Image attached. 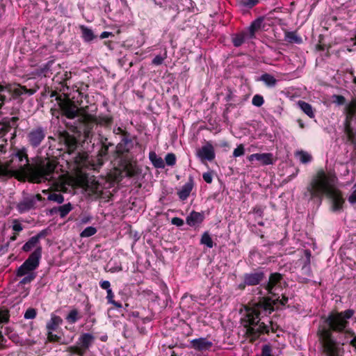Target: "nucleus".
I'll use <instances>...</instances> for the list:
<instances>
[{"mask_svg": "<svg viewBox=\"0 0 356 356\" xmlns=\"http://www.w3.org/2000/svg\"><path fill=\"white\" fill-rule=\"evenodd\" d=\"M124 170L125 172L126 177H134L138 176L140 172V169L136 165L129 163L125 165Z\"/></svg>", "mask_w": 356, "mask_h": 356, "instance_id": "obj_24", "label": "nucleus"}, {"mask_svg": "<svg viewBox=\"0 0 356 356\" xmlns=\"http://www.w3.org/2000/svg\"><path fill=\"white\" fill-rule=\"evenodd\" d=\"M336 177L326 174L324 170H318L306 188L304 196L309 200L317 198L321 203L324 195L332 200L331 210L339 212L343 209L344 199L341 192L334 187Z\"/></svg>", "mask_w": 356, "mask_h": 356, "instance_id": "obj_3", "label": "nucleus"}, {"mask_svg": "<svg viewBox=\"0 0 356 356\" xmlns=\"http://www.w3.org/2000/svg\"><path fill=\"white\" fill-rule=\"evenodd\" d=\"M58 106L62 115L68 119H74L79 115V108L70 99H62L59 97Z\"/></svg>", "mask_w": 356, "mask_h": 356, "instance_id": "obj_8", "label": "nucleus"}, {"mask_svg": "<svg viewBox=\"0 0 356 356\" xmlns=\"http://www.w3.org/2000/svg\"><path fill=\"white\" fill-rule=\"evenodd\" d=\"M67 351L70 353H76L79 356H83L85 351L81 348V347H78L76 346H69L67 348Z\"/></svg>", "mask_w": 356, "mask_h": 356, "instance_id": "obj_43", "label": "nucleus"}, {"mask_svg": "<svg viewBox=\"0 0 356 356\" xmlns=\"http://www.w3.org/2000/svg\"><path fill=\"white\" fill-rule=\"evenodd\" d=\"M97 124L100 125H106L108 126L111 124L113 122V118L111 116H103L99 117L98 118L95 117Z\"/></svg>", "mask_w": 356, "mask_h": 356, "instance_id": "obj_38", "label": "nucleus"}, {"mask_svg": "<svg viewBox=\"0 0 356 356\" xmlns=\"http://www.w3.org/2000/svg\"><path fill=\"white\" fill-rule=\"evenodd\" d=\"M149 159L156 168H165V163L163 159L159 156L155 152L151 151L149 153Z\"/></svg>", "mask_w": 356, "mask_h": 356, "instance_id": "obj_23", "label": "nucleus"}, {"mask_svg": "<svg viewBox=\"0 0 356 356\" xmlns=\"http://www.w3.org/2000/svg\"><path fill=\"white\" fill-rule=\"evenodd\" d=\"M47 339L50 342H58L60 343H66L65 342L61 341V337L56 334H54L52 331H48Z\"/></svg>", "mask_w": 356, "mask_h": 356, "instance_id": "obj_42", "label": "nucleus"}, {"mask_svg": "<svg viewBox=\"0 0 356 356\" xmlns=\"http://www.w3.org/2000/svg\"><path fill=\"white\" fill-rule=\"evenodd\" d=\"M91 220H92V216H83V218H81V224H86V223L90 222L91 221Z\"/></svg>", "mask_w": 356, "mask_h": 356, "instance_id": "obj_63", "label": "nucleus"}, {"mask_svg": "<svg viewBox=\"0 0 356 356\" xmlns=\"http://www.w3.org/2000/svg\"><path fill=\"white\" fill-rule=\"evenodd\" d=\"M284 284L283 275L279 273H270L268 281L262 284V287L270 296L268 298H264L252 308L248 309L245 317L242 319V323L246 328V334L252 340H256L261 334L269 332L268 326L265 322L261 321L274 311V306L278 304L284 306L287 303L288 297L282 293L281 299L280 297V292L282 291Z\"/></svg>", "mask_w": 356, "mask_h": 356, "instance_id": "obj_1", "label": "nucleus"}, {"mask_svg": "<svg viewBox=\"0 0 356 356\" xmlns=\"http://www.w3.org/2000/svg\"><path fill=\"white\" fill-rule=\"evenodd\" d=\"M248 160L250 161L257 160L265 165L273 163V154L271 153L252 154L248 156Z\"/></svg>", "mask_w": 356, "mask_h": 356, "instance_id": "obj_12", "label": "nucleus"}, {"mask_svg": "<svg viewBox=\"0 0 356 356\" xmlns=\"http://www.w3.org/2000/svg\"><path fill=\"white\" fill-rule=\"evenodd\" d=\"M83 121L85 124L84 133L85 135L88 137L95 124H97L96 122L95 117L86 114L83 116Z\"/></svg>", "mask_w": 356, "mask_h": 356, "instance_id": "obj_17", "label": "nucleus"}, {"mask_svg": "<svg viewBox=\"0 0 356 356\" xmlns=\"http://www.w3.org/2000/svg\"><path fill=\"white\" fill-rule=\"evenodd\" d=\"M62 323L63 319L60 316L52 314L51 319L47 323L46 327L48 331H54L56 330Z\"/></svg>", "mask_w": 356, "mask_h": 356, "instance_id": "obj_22", "label": "nucleus"}, {"mask_svg": "<svg viewBox=\"0 0 356 356\" xmlns=\"http://www.w3.org/2000/svg\"><path fill=\"white\" fill-rule=\"evenodd\" d=\"M11 172L9 170L8 165H3L0 162V176H10Z\"/></svg>", "mask_w": 356, "mask_h": 356, "instance_id": "obj_49", "label": "nucleus"}, {"mask_svg": "<svg viewBox=\"0 0 356 356\" xmlns=\"http://www.w3.org/2000/svg\"><path fill=\"white\" fill-rule=\"evenodd\" d=\"M191 348L198 351L209 350L213 346V343L207 338L200 337L191 341Z\"/></svg>", "mask_w": 356, "mask_h": 356, "instance_id": "obj_10", "label": "nucleus"}, {"mask_svg": "<svg viewBox=\"0 0 356 356\" xmlns=\"http://www.w3.org/2000/svg\"><path fill=\"white\" fill-rule=\"evenodd\" d=\"M81 316L79 315V313L77 309H74L71 310L69 314L67 315L65 319L67 322L70 324H74L77 322L79 319H81Z\"/></svg>", "mask_w": 356, "mask_h": 356, "instance_id": "obj_29", "label": "nucleus"}, {"mask_svg": "<svg viewBox=\"0 0 356 356\" xmlns=\"http://www.w3.org/2000/svg\"><path fill=\"white\" fill-rule=\"evenodd\" d=\"M9 316L7 312H0V323H6Z\"/></svg>", "mask_w": 356, "mask_h": 356, "instance_id": "obj_58", "label": "nucleus"}, {"mask_svg": "<svg viewBox=\"0 0 356 356\" xmlns=\"http://www.w3.org/2000/svg\"><path fill=\"white\" fill-rule=\"evenodd\" d=\"M167 58V52L165 51L163 56L157 55L156 56L152 61V63L155 65H160L163 63V60Z\"/></svg>", "mask_w": 356, "mask_h": 356, "instance_id": "obj_47", "label": "nucleus"}, {"mask_svg": "<svg viewBox=\"0 0 356 356\" xmlns=\"http://www.w3.org/2000/svg\"><path fill=\"white\" fill-rule=\"evenodd\" d=\"M73 207L71 203H67L62 206L58 207V213L61 218H65L72 210Z\"/></svg>", "mask_w": 356, "mask_h": 356, "instance_id": "obj_31", "label": "nucleus"}, {"mask_svg": "<svg viewBox=\"0 0 356 356\" xmlns=\"http://www.w3.org/2000/svg\"><path fill=\"white\" fill-rule=\"evenodd\" d=\"M36 92L35 89H28L26 86L19 85L17 88L14 89V93L17 96H21L24 94L32 95Z\"/></svg>", "mask_w": 356, "mask_h": 356, "instance_id": "obj_30", "label": "nucleus"}, {"mask_svg": "<svg viewBox=\"0 0 356 356\" xmlns=\"http://www.w3.org/2000/svg\"><path fill=\"white\" fill-rule=\"evenodd\" d=\"M298 105L300 108L310 118H314L315 115L313 111V108L311 104L304 101H298Z\"/></svg>", "mask_w": 356, "mask_h": 356, "instance_id": "obj_25", "label": "nucleus"}, {"mask_svg": "<svg viewBox=\"0 0 356 356\" xmlns=\"http://www.w3.org/2000/svg\"><path fill=\"white\" fill-rule=\"evenodd\" d=\"M353 309L343 312H331L327 316H322L317 330V336L325 356H343V343L337 341L336 334H345L353 337L350 345L356 348V336L350 328L349 320L354 315Z\"/></svg>", "mask_w": 356, "mask_h": 356, "instance_id": "obj_2", "label": "nucleus"}, {"mask_svg": "<svg viewBox=\"0 0 356 356\" xmlns=\"http://www.w3.org/2000/svg\"><path fill=\"white\" fill-rule=\"evenodd\" d=\"M171 223L177 227H181L184 224V220L178 217L172 218L171 220Z\"/></svg>", "mask_w": 356, "mask_h": 356, "instance_id": "obj_56", "label": "nucleus"}, {"mask_svg": "<svg viewBox=\"0 0 356 356\" xmlns=\"http://www.w3.org/2000/svg\"><path fill=\"white\" fill-rule=\"evenodd\" d=\"M35 202L31 197H25L17 205V209L20 213H24L35 208Z\"/></svg>", "mask_w": 356, "mask_h": 356, "instance_id": "obj_14", "label": "nucleus"}, {"mask_svg": "<svg viewBox=\"0 0 356 356\" xmlns=\"http://www.w3.org/2000/svg\"><path fill=\"white\" fill-rule=\"evenodd\" d=\"M200 243L205 245L209 248L213 247V241L207 232H204L202 235Z\"/></svg>", "mask_w": 356, "mask_h": 356, "instance_id": "obj_33", "label": "nucleus"}, {"mask_svg": "<svg viewBox=\"0 0 356 356\" xmlns=\"http://www.w3.org/2000/svg\"><path fill=\"white\" fill-rule=\"evenodd\" d=\"M13 229L15 232H21L23 229V227L20 223L16 222L13 225Z\"/></svg>", "mask_w": 356, "mask_h": 356, "instance_id": "obj_62", "label": "nucleus"}, {"mask_svg": "<svg viewBox=\"0 0 356 356\" xmlns=\"http://www.w3.org/2000/svg\"><path fill=\"white\" fill-rule=\"evenodd\" d=\"M333 102L338 105H343L346 102V99L343 96L339 95H334L332 96Z\"/></svg>", "mask_w": 356, "mask_h": 356, "instance_id": "obj_51", "label": "nucleus"}, {"mask_svg": "<svg viewBox=\"0 0 356 356\" xmlns=\"http://www.w3.org/2000/svg\"><path fill=\"white\" fill-rule=\"evenodd\" d=\"M47 133V127L42 125L31 128L26 134L29 145L33 148L39 147L44 140Z\"/></svg>", "mask_w": 356, "mask_h": 356, "instance_id": "obj_7", "label": "nucleus"}, {"mask_svg": "<svg viewBox=\"0 0 356 356\" xmlns=\"http://www.w3.org/2000/svg\"><path fill=\"white\" fill-rule=\"evenodd\" d=\"M257 356H274L273 354V348L270 344H264L261 347V352L260 355Z\"/></svg>", "mask_w": 356, "mask_h": 356, "instance_id": "obj_40", "label": "nucleus"}, {"mask_svg": "<svg viewBox=\"0 0 356 356\" xmlns=\"http://www.w3.org/2000/svg\"><path fill=\"white\" fill-rule=\"evenodd\" d=\"M79 29L81 31V37L84 42H90L96 38V36L91 29L85 25H81Z\"/></svg>", "mask_w": 356, "mask_h": 356, "instance_id": "obj_20", "label": "nucleus"}, {"mask_svg": "<svg viewBox=\"0 0 356 356\" xmlns=\"http://www.w3.org/2000/svg\"><path fill=\"white\" fill-rule=\"evenodd\" d=\"M348 202L353 204L356 203V191H354L348 197Z\"/></svg>", "mask_w": 356, "mask_h": 356, "instance_id": "obj_61", "label": "nucleus"}, {"mask_svg": "<svg viewBox=\"0 0 356 356\" xmlns=\"http://www.w3.org/2000/svg\"><path fill=\"white\" fill-rule=\"evenodd\" d=\"M99 285H100V286H101V288H102V289L106 290V291H107L108 290L111 289V284H110V282H109L108 281H107V280H104V281H102V282H99Z\"/></svg>", "mask_w": 356, "mask_h": 356, "instance_id": "obj_59", "label": "nucleus"}, {"mask_svg": "<svg viewBox=\"0 0 356 356\" xmlns=\"http://www.w3.org/2000/svg\"><path fill=\"white\" fill-rule=\"evenodd\" d=\"M345 120L343 122V132L346 136H353L356 133L353 125L356 123V97L352 98L345 107Z\"/></svg>", "mask_w": 356, "mask_h": 356, "instance_id": "obj_6", "label": "nucleus"}, {"mask_svg": "<svg viewBox=\"0 0 356 356\" xmlns=\"http://www.w3.org/2000/svg\"><path fill=\"white\" fill-rule=\"evenodd\" d=\"M36 316V310L33 308L28 309L24 314V318L33 319Z\"/></svg>", "mask_w": 356, "mask_h": 356, "instance_id": "obj_50", "label": "nucleus"}, {"mask_svg": "<svg viewBox=\"0 0 356 356\" xmlns=\"http://www.w3.org/2000/svg\"><path fill=\"white\" fill-rule=\"evenodd\" d=\"M285 41L289 43L300 44L302 41V38L298 36L296 32L286 31Z\"/></svg>", "mask_w": 356, "mask_h": 356, "instance_id": "obj_27", "label": "nucleus"}, {"mask_svg": "<svg viewBox=\"0 0 356 356\" xmlns=\"http://www.w3.org/2000/svg\"><path fill=\"white\" fill-rule=\"evenodd\" d=\"M259 79L262 81L266 84V86L270 88L275 87L277 83V80L275 78L273 75L268 73L262 74Z\"/></svg>", "mask_w": 356, "mask_h": 356, "instance_id": "obj_28", "label": "nucleus"}, {"mask_svg": "<svg viewBox=\"0 0 356 356\" xmlns=\"http://www.w3.org/2000/svg\"><path fill=\"white\" fill-rule=\"evenodd\" d=\"M54 64V60L48 61L43 67L40 68V73L44 74V76H49L48 73L51 71V68Z\"/></svg>", "mask_w": 356, "mask_h": 356, "instance_id": "obj_41", "label": "nucleus"}, {"mask_svg": "<svg viewBox=\"0 0 356 356\" xmlns=\"http://www.w3.org/2000/svg\"><path fill=\"white\" fill-rule=\"evenodd\" d=\"M65 143L68 146V147L71 149H75L76 146V142L74 138H67L65 139Z\"/></svg>", "mask_w": 356, "mask_h": 356, "instance_id": "obj_54", "label": "nucleus"}, {"mask_svg": "<svg viewBox=\"0 0 356 356\" xmlns=\"http://www.w3.org/2000/svg\"><path fill=\"white\" fill-rule=\"evenodd\" d=\"M47 235V230L44 229L40 232L38 234L35 236H33V237L37 239V241L39 243V241L40 238L45 237Z\"/></svg>", "mask_w": 356, "mask_h": 356, "instance_id": "obj_60", "label": "nucleus"}, {"mask_svg": "<svg viewBox=\"0 0 356 356\" xmlns=\"http://www.w3.org/2000/svg\"><path fill=\"white\" fill-rule=\"evenodd\" d=\"M304 252L306 259L301 269L302 273L307 277H310L312 275V269L310 266L312 257L311 251L309 250H305Z\"/></svg>", "mask_w": 356, "mask_h": 356, "instance_id": "obj_19", "label": "nucleus"}, {"mask_svg": "<svg viewBox=\"0 0 356 356\" xmlns=\"http://www.w3.org/2000/svg\"><path fill=\"white\" fill-rule=\"evenodd\" d=\"M197 155L202 160H213L215 158V152L213 145L210 143H207L198 150Z\"/></svg>", "mask_w": 356, "mask_h": 356, "instance_id": "obj_11", "label": "nucleus"}, {"mask_svg": "<svg viewBox=\"0 0 356 356\" xmlns=\"http://www.w3.org/2000/svg\"><path fill=\"white\" fill-rule=\"evenodd\" d=\"M245 153L244 147L243 145H238L236 149H234L233 152V156L234 157H238L243 155Z\"/></svg>", "mask_w": 356, "mask_h": 356, "instance_id": "obj_52", "label": "nucleus"}, {"mask_svg": "<svg viewBox=\"0 0 356 356\" xmlns=\"http://www.w3.org/2000/svg\"><path fill=\"white\" fill-rule=\"evenodd\" d=\"M106 292H107L106 298L108 300V302L110 304H112L117 308H121L122 307V304L118 302H116L113 300L114 293H113L112 289L108 290Z\"/></svg>", "mask_w": 356, "mask_h": 356, "instance_id": "obj_39", "label": "nucleus"}, {"mask_svg": "<svg viewBox=\"0 0 356 356\" xmlns=\"http://www.w3.org/2000/svg\"><path fill=\"white\" fill-rule=\"evenodd\" d=\"M194 186L193 177L190 176L188 181L182 186L181 188L177 192L179 198L181 200H186L191 194Z\"/></svg>", "mask_w": 356, "mask_h": 356, "instance_id": "obj_13", "label": "nucleus"}, {"mask_svg": "<svg viewBox=\"0 0 356 356\" xmlns=\"http://www.w3.org/2000/svg\"><path fill=\"white\" fill-rule=\"evenodd\" d=\"M253 213L256 214L258 217L262 218L264 216V209L261 207H255L253 209Z\"/></svg>", "mask_w": 356, "mask_h": 356, "instance_id": "obj_57", "label": "nucleus"}, {"mask_svg": "<svg viewBox=\"0 0 356 356\" xmlns=\"http://www.w3.org/2000/svg\"><path fill=\"white\" fill-rule=\"evenodd\" d=\"M259 3V0H241V4L248 8H252Z\"/></svg>", "mask_w": 356, "mask_h": 356, "instance_id": "obj_48", "label": "nucleus"}, {"mask_svg": "<svg viewBox=\"0 0 356 356\" xmlns=\"http://www.w3.org/2000/svg\"><path fill=\"white\" fill-rule=\"evenodd\" d=\"M36 277L35 273H28L24 275V277L19 282L21 284H26L31 282Z\"/></svg>", "mask_w": 356, "mask_h": 356, "instance_id": "obj_46", "label": "nucleus"}, {"mask_svg": "<svg viewBox=\"0 0 356 356\" xmlns=\"http://www.w3.org/2000/svg\"><path fill=\"white\" fill-rule=\"evenodd\" d=\"M17 159L19 162L25 160V163L20 165L22 172L25 173L29 181L40 184L46 181H51L54 179V173L56 167L54 161L48 158L36 157L33 159L31 163L27 154V149L22 147L17 149L12 154V159Z\"/></svg>", "mask_w": 356, "mask_h": 356, "instance_id": "obj_4", "label": "nucleus"}, {"mask_svg": "<svg viewBox=\"0 0 356 356\" xmlns=\"http://www.w3.org/2000/svg\"><path fill=\"white\" fill-rule=\"evenodd\" d=\"M264 22L263 17H258L254 20L248 27V38L252 39L255 38V33L258 31L262 26Z\"/></svg>", "mask_w": 356, "mask_h": 356, "instance_id": "obj_18", "label": "nucleus"}, {"mask_svg": "<svg viewBox=\"0 0 356 356\" xmlns=\"http://www.w3.org/2000/svg\"><path fill=\"white\" fill-rule=\"evenodd\" d=\"M176 156L173 153H168L165 157V161L169 166H173L176 163Z\"/></svg>", "mask_w": 356, "mask_h": 356, "instance_id": "obj_44", "label": "nucleus"}, {"mask_svg": "<svg viewBox=\"0 0 356 356\" xmlns=\"http://www.w3.org/2000/svg\"><path fill=\"white\" fill-rule=\"evenodd\" d=\"M296 156L298 157L300 161L304 164L309 163L312 159V156L309 153L302 150L298 151L296 153Z\"/></svg>", "mask_w": 356, "mask_h": 356, "instance_id": "obj_34", "label": "nucleus"}, {"mask_svg": "<svg viewBox=\"0 0 356 356\" xmlns=\"http://www.w3.org/2000/svg\"><path fill=\"white\" fill-rule=\"evenodd\" d=\"M180 3L182 10H188V11H194L195 3L192 0H177Z\"/></svg>", "mask_w": 356, "mask_h": 356, "instance_id": "obj_32", "label": "nucleus"}, {"mask_svg": "<svg viewBox=\"0 0 356 356\" xmlns=\"http://www.w3.org/2000/svg\"><path fill=\"white\" fill-rule=\"evenodd\" d=\"M97 230L95 227L90 226L85 228L80 234V236L82 238H87L95 235Z\"/></svg>", "mask_w": 356, "mask_h": 356, "instance_id": "obj_35", "label": "nucleus"}, {"mask_svg": "<svg viewBox=\"0 0 356 356\" xmlns=\"http://www.w3.org/2000/svg\"><path fill=\"white\" fill-rule=\"evenodd\" d=\"M204 213L193 211L186 218V223L191 227L200 224L204 220Z\"/></svg>", "mask_w": 356, "mask_h": 356, "instance_id": "obj_15", "label": "nucleus"}, {"mask_svg": "<svg viewBox=\"0 0 356 356\" xmlns=\"http://www.w3.org/2000/svg\"><path fill=\"white\" fill-rule=\"evenodd\" d=\"M246 39H250L248 38V32H241L237 34H234L232 36V41L234 47H238L241 46Z\"/></svg>", "mask_w": 356, "mask_h": 356, "instance_id": "obj_21", "label": "nucleus"}, {"mask_svg": "<svg viewBox=\"0 0 356 356\" xmlns=\"http://www.w3.org/2000/svg\"><path fill=\"white\" fill-rule=\"evenodd\" d=\"M47 200L55 202L58 204H62L65 200L64 196L62 194L55 193L49 194L47 197Z\"/></svg>", "mask_w": 356, "mask_h": 356, "instance_id": "obj_37", "label": "nucleus"}, {"mask_svg": "<svg viewBox=\"0 0 356 356\" xmlns=\"http://www.w3.org/2000/svg\"><path fill=\"white\" fill-rule=\"evenodd\" d=\"M38 243V242L37 241V239L32 236L23 245L22 250L24 252H29L30 250H31V249H33L34 247H35Z\"/></svg>", "mask_w": 356, "mask_h": 356, "instance_id": "obj_36", "label": "nucleus"}, {"mask_svg": "<svg viewBox=\"0 0 356 356\" xmlns=\"http://www.w3.org/2000/svg\"><path fill=\"white\" fill-rule=\"evenodd\" d=\"M42 256V247L38 246L29 255L27 259L18 268L17 276L22 277L28 273H33L40 264V260Z\"/></svg>", "mask_w": 356, "mask_h": 356, "instance_id": "obj_5", "label": "nucleus"}, {"mask_svg": "<svg viewBox=\"0 0 356 356\" xmlns=\"http://www.w3.org/2000/svg\"><path fill=\"white\" fill-rule=\"evenodd\" d=\"M266 275L263 270L257 269L249 273H245L243 275V280L245 284L248 286H256L261 283L265 279Z\"/></svg>", "mask_w": 356, "mask_h": 356, "instance_id": "obj_9", "label": "nucleus"}, {"mask_svg": "<svg viewBox=\"0 0 356 356\" xmlns=\"http://www.w3.org/2000/svg\"><path fill=\"white\" fill-rule=\"evenodd\" d=\"M17 120L18 118L13 117L8 120H6L3 122V127L1 128V131L4 132H8L11 128H17Z\"/></svg>", "mask_w": 356, "mask_h": 356, "instance_id": "obj_26", "label": "nucleus"}, {"mask_svg": "<svg viewBox=\"0 0 356 356\" xmlns=\"http://www.w3.org/2000/svg\"><path fill=\"white\" fill-rule=\"evenodd\" d=\"M264 103V97L260 95H255L252 99V104L257 107L261 106Z\"/></svg>", "mask_w": 356, "mask_h": 356, "instance_id": "obj_45", "label": "nucleus"}, {"mask_svg": "<svg viewBox=\"0 0 356 356\" xmlns=\"http://www.w3.org/2000/svg\"><path fill=\"white\" fill-rule=\"evenodd\" d=\"M204 181L208 184H211L213 181V175L211 172H204L202 175Z\"/></svg>", "mask_w": 356, "mask_h": 356, "instance_id": "obj_55", "label": "nucleus"}, {"mask_svg": "<svg viewBox=\"0 0 356 356\" xmlns=\"http://www.w3.org/2000/svg\"><path fill=\"white\" fill-rule=\"evenodd\" d=\"M347 142L350 143L354 147V154L356 156V133L353 134V136H346Z\"/></svg>", "mask_w": 356, "mask_h": 356, "instance_id": "obj_53", "label": "nucleus"}, {"mask_svg": "<svg viewBox=\"0 0 356 356\" xmlns=\"http://www.w3.org/2000/svg\"><path fill=\"white\" fill-rule=\"evenodd\" d=\"M94 341L95 337L90 333H83L79 338V343L84 351L90 348Z\"/></svg>", "mask_w": 356, "mask_h": 356, "instance_id": "obj_16", "label": "nucleus"}, {"mask_svg": "<svg viewBox=\"0 0 356 356\" xmlns=\"http://www.w3.org/2000/svg\"><path fill=\"white\" fill-rule=\"evenodd\" d=\"M112 145L111 143H108V145H106V143H103V147L102 149V155H106L108 149V146Z\"/></svg>", "mask_w": 356, "mask_h": 356, "instance_id": "obj_64", "label": "nucleus"}]
</instances>
